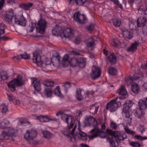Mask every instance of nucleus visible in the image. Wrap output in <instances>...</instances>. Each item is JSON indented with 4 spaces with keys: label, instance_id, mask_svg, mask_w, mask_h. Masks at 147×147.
Here are the masks:
<instances>
[{
    "label": "nucleus",
    "instance_id": "680f3d73",
    "mask_svg": "<svg viewBox=\"0 0 147 147\" xmlns=\"http://www.w3.org/2000/svg\"><path fill=\"white\" fill-rule=\"evenodd\" d=\"M32 140H30V142H29L30 144L32 145H36L38 143V142L36 140H34L33 139Z\"/></svg>",
    "mask_w": 147,
    "mask_h": 147
},
{
    "label": "nucleus",
    "instance_id": "6e6d98bb",
    "mask_svg": "<svg viewBox=\"0 0 147 147\" xmlns=\"http://www.w3.org/2000/svg\"><path fill=\"white\" fill-rule=\"evenodd\" d=\"M86 121L88 122H90L91 121H92L94 122L96 121V123L97 122L96 121L95 118L91 116H89L86 117Z\"/></svg>",
    "mask_w": 147,
    "mask_h": 147
},
{
    "label": "nucleus",
    "instance_id": "412c9836",
    "mask_svg": "<svg viewBox=\"0 0 147 147\" xmlns=\"http://www.w3.org/2000/svg\"><path fill=\"white\" fill-rule=\"evenodd\" d=\"M122 33L124 37L130 39L133 37V34L132 32L130 31L125 30L122 31Z\"/></svg>",
    "mask_w": 147,
    "mask_h": 147
},
{
    "label": "nucleus",
    "instance_id": "9d476101",
    "mask_svg": "<svg viewBox=\"0 0 147 147\" xmlns=\"http://www.w3.org/2000/svg\"><path fill=\"white\" fill-rule=\"evenodd\" d=\"M101 70L98 67L94 66L92 68V73L90 76L93 80H95L99 78L100 75Z\"/></svg>",
    "mask_w": 147,
    "mask_h": 147
},
{
    "label": "nucleus",
    "instance_id": "37998d69",
    "mask_svg": "<svg viewBox=\"0 0 147 147\" xmlns=\"http://www.w3.org/2000/svg\"><path fill=\"white\" fill-rule=\"evenodd\" d=\"M55 94L58 95L60 97H62L63 95L61 94L60 91L59 87L58 86H57L54 91Z\"/></svg>",
    "mask_w": 147,
    "mask_h": 147
},
{
    "label": "nucleus",
    "instance_id": "69168bd1",
    "mask_svg": "<svg viewBox=\"0 0 147 147\" xmlns=\"http://www.w3.org/2000/svg\"><path fill=\"white\" fill-rule=\"evenodd\" d=\"M94 25L93 24H90L89 26L87 27V29L88 30H92L93 29Z\"/></svg>",
    "mask_w": 147,
    "mask_h": 147
},
{
    "label": "nucleus",
    "instance_id": "c85d7f7f",
    "mask_svg": "<svg viewBox=\"0 0 147 147\" xmlns=\"http://www.w3.org/2000/svg\"><path fill=\"white\" fill-rule=\"evenodd\" d=\"M10 77L9 75L5 71L0 72V78L1 81L7 80Z\"/></svg>",
    "mask_w": 147,
    "mask_h": 147
},
{
    "label": "nucleus",
    "instance_id": "f3484780",
    "mask_svg": "<svg viewBox=\"0 0 147 147\" xmlns=\"http://www.w3.org/2000/svg\"><path fill=\"white\" fill-rule=\"evenodd\" d=\"M76 127V126L75 125L72 129L71 132L70 131L68 132V131H62V132L64 135L66 136L68 138H70V139L71 140L72 138H75L74 134Z\"/></svg>",
    "mask_w": 147,
    "mask_h": 147
},
{
    "label": "nucleus",
    "instance_id": "4468645a",
    "mask_svg": "<svg viewBox=\"0 0 147 147\" xmlns=\"http://www.w3.org/2000/svg\"><path fill=\"white\" fill-rule=\"evenodd\" d=\"M32 83L35 89L38 91L41 90V85L39 81L35 78L31 79Z\"/></svg>",
    "mask_w": 147,
    "mask_h": 147
},
{
    "label": "nucleus",
    "instance_id": "423d86ee",
    "mask_svg": "<svg viewBox=\"0 0 147 147\" xmlns=\"http://www.w3.org/2000/svg\"><path fill=\"white\" fill-rule=\"evenodd\" d=\"M90 133L94 132V134L89 136L90 139H93L94 138L99 136L101 138H105L106 137V133L100 129L94 128L92 129L90 132Z\"/></svg>",
    "mask_w": 147,
    "mask_h": 147
},
{
    "label": "nucleus",
    "instance_id": "f8f14e48",
    "mask_svg": "<svg viewBox=\"0 0 147 147\" xmlns=\"http://www.w3.org/2000/svg\"><path fill=\"white\" fill-rule=\"evenodd\" d=\"M137 22V26L142 27V28L147 24V19L145 17L138 18Z\"/></svg>",
    "mask_w": 147,
    "mask_h": 147
},
{
    "label": "nucleus",
    "instance_id": "de8ad7c7",
    "mask_svg": "<svg viewBox=\"0 0 147 147\" xmlns=\"http://www.w3.org/2000/svg\"><path fill=\"white\" fill-rule=\"evenodd\" d=\"M63 86L64 87L65 92H67L68 89L71 87V85L70 82H67L63 85Z\"/></svg>",
    "mask_w": 147,
    "mask_h": 147
},
{
    "label": "nucleus",
    "instance_id": "3c124183",
    "mask_svg": "<svg viewBox=\"0 0 147 147\" xmlns=\"http://www.w3.org/2000/svg\"><path fill=\"white\" fill-rule=\"evenodd\" d=\"M44 84L47 87H52L53 86L54 82L50 81H47L44 82Z\"/></svg>",
    "mask_w": 147,
    "mask_h": 147
},
{
    "label": "nucleus",
    "instance_id": "338daca9",
    "mask_svg": "<svg viewBox=\"0 0 147 147\" xmlns=\"http://www.w3.org/2000/svg\"><path fill=\"white\" fill-rule=\"evenodd\" d=\"M139 130L141 133L142 134L145 131V129L143 126H141L139 127Z\"/></svg>",
    "mask_w": 147,
    "mask_h": 147
},
{
    "label": "nucleus",
    "instance_id": "7c9ffc66",
    "mask_svg": "<svg viewBox=\"0 0 147 147\" xmlns=\"http://www.w3.org/2000/svg\"><path fill=\"white\" fill-rule=\"evenodd\" d=\"M117 92L119 94L123 96H125L127 94V91L125 89V87L123 86H122L118 90Z\"/></svg>",
    "mask_w": 147,
    "mask_h": 147
},
{
    "label": "nucleus",
    "instance_id": "dca6fc26",
    "mask_svg": "<svg viewBox=\"0 0 147 147\" xmlns=\"http://www.w3.org/2000/svg\"><path fill=\"white\" fill-rule=\"evenodd\" d=\"M139 105L141 109L143 110L146 109L147 108V97L140 99Z\"/></svg>",
    "mask_w": 147,
    "mask_h": 147
},
{
    "label": "nucleus",
    "instance_id": "39448f33",
    "mask_svg": "<svg viewBox=\"0 0 147 147\" xmlns=\"http://www.w3.org/2000/svg\"><path fill=\"white\" fill-rule=\"evenodd\" d=\"M47 22L43 18H41L37 24L36 28L37 32L43 34L47 26Z\"/></svg>",
    "mask_w": 147,
    "mask_h": 147
},
{
    "label": "nucleus",
    "instance_id": "f704fd0d",
    "mask_svg": "<svg viewBox=\"0 0 147 147\" xmlns=\"http://www.w3.org/2000/svg\"><path fill=\"white\" fill-rule=\"evenodd\" d=\"M78 59L75 58H72L69 61L72 67H75L78 66Z\"/></svg>",
    "mask_w": 147,
    "mask_h": 147
},
{
    "label": "nucleus",
    "instance_id": "8fccbe9b",
    "mask_svg": "<svg viewBox=\"0 0 147 147\" xmlns=\"http://www.w3.org/2000/svg\"><path fill=\"white\" fill-rule=\"evenodd\" d=\"M8 131L7 132L11 137L15 133V130L11 127H9L7 128Z\"/></svg>",
    "mask_w": 147,
    "mask_h": 147
},
{
    "label": "nucleus",
    "instance_id": "774afa93",
    "mask_svg": "<svg viewBox=\"0 0 147 147\" xmlns=\"http://www.w3.org/2000/svg\"><path fill=\"white\" fill-rule=\"evenodd\" d=\"M5 2L4 0H0V9H1L3 7V4Z\"/></svg>",
    "mask_w": 147,
    "mask_h": 147
},
{
    "label": "nucleus",
    "instance_id": "2eb2a0df",
    "mask_svg": "<svg viewBox=\"0 0 147 147\" xmlns=\"http://www.w3.org/2000/svg\"><path fill=\"white\" fill-rule=\"evenodd\" d=\"M13 10L12 9H10L7 11L5 18V20L8 22L9 23L11 24L12 20V18L13 16Z\"/></svg>",
    "mask_w": 147,
    "mask_h": 147
},
{
    "label": "nucleus",
    "instance_id": "a18cd8bd",
    "mask_svg": "<svg viewBox=\"0 0 147 147\" xmlns=\"http://www.w3.org/2000/svg\"><path fill=\"white\" fill-rule=\"evenodd\" d=\"M113 25L116 27H119L121 23L120 20L117 19H114L113 20Z\"/></svg>",
    "mask_w": 147,
    "mask_h": 147
},
{
    "label": "nucleus",
    "instance_id": "79ce46f5",
    "mask_svg": "<svg viewBox=\"0 0 147 147\" xmlns=\"http://www.w3.org/2000/svg\"><path fill=\"white\" fill-rule=\"evenodd\" d=\"M132 106V103L129 100L127 101L125 103L123 109H129L130 107Z\"/></svg>",
    "mask_w": 147,
    "mask_h": 147
},
{
    "label": "nucleus",
    "instance_id": "393cba45",
    "mask_svg": "<svg viewBox=\"0 0 147 147\" xmlns=\"http://www.w3.org/2000/svg\"><path fill=\"white\" fill-rule=\"evenodd\" d=\"M61 31V27L60 26H56L52 30V33L54 35L58 36Z\"/></svg>",
    "mask_w": 147,
    "mask_h": 147
},
{
    "label": "nucleus",
    "instance_id": "49530a36",
    "mask_svg": "<svg viewBox=\"0 0 147 147\" xmlns=\"http://www.w3.org/2000/svg\"><path fill=\"white\" fill-rule=\"evenodd\" d=\"M95 42L94 41L92 42H89L87 43V47L88 48H90V49L92 50L94 48Z\"/></svg>",
    "mask_w": 147,
    "mask_h": 147
},
{
    "label": "nucleus",
    "instance_id": "6ab92c4d",
    "mask_svg": "<svg viewBox=\"0 0 147 147\" xmlns=\"http://www.w3.org/2000/svg\"><path fill=\"white\" fill-rule=\"evenodd\" d=\"M33 5V4L32 3H22L19 4V7L25 10H28Z\"/></svg>",
    "mask_w": 147,
    "mask_h": 147
},
{
    "label": "nucleus",
    "instance_id": "a211bd4d",
    "mask_svg": "<svg viewBox=\"0 0 147 147\" xmlns=\"http://www.w3.org/2000/svg\"><path fill=\"white\" fill-rule=\"evenodd\" d=\"M139 44V42L138 41H135L131 44L130 46L127 48V51L129 52H133L136 51Z\"/></svg>",
    "mask_w": 147,
    "mask_h": 147
},
{
    "label": "nucleus",
    "instance_id": "09e8293b",
    "mask_svg": "<svg viewBox=\"0 0 147 147\" xmlns=\"http://www.w3.org/2000/svg\"><path fill=\"white\" fill-rule=\"evenodd\" d=\"M43 136L45 138L49 139L51 138L52 134L49 131H45L43 133Z\"/></svg>",
    "mask_w": 147,
    "mask_h": 147
},
{
    "label": "nucleus",
    "instance_id": "f257e3e1",
    "mask_svg": "<svg viewBox=\"0 0 147 147\" xmlns=\"http://www.w3.org/2000/svg\"><path fill=\"white\" fill-rule=\"evenodd\" d=\"M56 55L53 56L51 60L46 58L45 61L43 62L41 59V57L39 54L37 53H33V61L34 63H35L39 66L42 67L43 68L46 69L47 70H49L51 67V61L52 62L53 65L56 66L59 65L61 57L59 55L58 52H56Z\"/></svg>",
    "mask_w": 147,
    "mask_h": 147
},
{
    "label": "nucleus",
    "instance_id": "bf43d9fd",
    "mask_svg": "<svg viewBox=\"0 0 147 147\" xmlns=\"http://www.w3.org/2000/svg\"><path fill=\"white\" fill-rule=\"evenodd\" d=\"M81 41V39L79 36H77L75 38V40H74V43L77 44H79Z\"/></svg>",
    "mask_w": 147,
    "mask_h": 147
},
{
    "label": "nucleus",
    "instance_id": "c03bdc74",
    "mask_svg": "<svg viewBox=\"0 0 147 147\" xmlns=\"http://www.w3.org/2000/svg\"><path fill=\"white\" fill-rule=\"evenodd\" d=\"M111 44L113 46H115L116 48L118 47L121 45L120 42L117 40H113Z\"/></svg>",
    "mask_w": 147,
    "mask_h": 147
},
{
    "label": "nucleus",
    "instance_id": "052dcab7",
    "mask_svg": "<svg viewBox=\"0 0 147 147\" xmlns=\"http://www.w3.org/2000/svg\"><path fill=\"white\" fill-rule=\"evenodd\" d=\"M143 91L147 92V83H146L143 85L142 87Z\"/></svg>",
    "mask_w": 147,
    "mask_h": 147
},
{
    "label": "nucleus",
    "instance_id": "f03ea898",
    "mask_svg": "<svg viewBox=\"0 0 147 147\" xmlns=\"http://www.w3.org/2000/svg\"><path fill=\"white\" fill-rule=\"evenodd\" d=\"M106 133L108 135L112 136V137H109L108 140H109L111 147H116L118 145L117 140H123L127 138V136L125 134L121 135L118 131H113L111 130L107 129Z\"/></svg>",
    "mask_w": 147,
    "mask_h": 147
},
{
    "label": "nucleus",
    "instance_id": "c756f323",
    "mask_svg": "<svg viewBox=\"0 0 147 147\" xmlns=\"http://www.w3.org/2000/svg\"><path fill=\"white\" fill-rule=\"evenodd\" d=\"M99 108L98 106L96 107L95 105L92 104L90 106V113L94 115L96 114Z\"/></svg>",
    "mask_w": 147,
    "mask_h": 147
},
{
    "label": "nucleus",
    "instance_id": "4c0bfd02",
    "mask_svg": "<svg viewBox=\"0 0 147 147\" xmlns=\"http://www.w3.org/2000/svg\"><path fill=\"white\" fill-rule=\"evenodd\" d=\"M108 72L109 74L114 76L117 74V71L116 69L114 67H110L109 69Z\"/></svg>",
    "mask_w": 147,
    "mask_h": 147
},
{
    "label": "nucleus",
    "instance_id": "a19ab883",
    "mask_svg": "<svg viewBox=\"0 0 147 147\" xmlns=\"http://www.w3.org/2000/svg\"><path fill=\"white\" fill-rule=\"evenodd\" d=\"M129 109L123 108L122 112L125 114L126 117L129 118L131 119L132 118L130 117L131 114H130L129 112Z\"/></svg>",
    "mask_w": 147,
    "mask_h": 147
},
{
    "label": "nucleus",
    "instance_id": "0e129e2a",
    "mask_svg": "<svg viewBox=\"0 0 147 147\" xmlns=\"http://www.w3.org/2000/svg\"><path fill=\"white\" fill-rule=\"evenodd\" d=\"M30 135V136H28V137H26V132L25 134H24V138H25L27 140H32V139H33V138H31V135Z\"/></svg>",
    "mask_w": 147,
    "mask_h": 147
},
{
    "label": "nucleus",
    "instance_id": "58836bf2",
    "mask_svg": "<svg viewBox=\"0 0 147 147\" xmlns=\"http://www.w3.org/2000/svg\"><path fill=\"white\" fill-rule=\"evenodd\" d=\"M0 110L3 114H5L8 111V108L4 104L0 106Z\"/></svg>",
    "mask_w": 147,
    "mask_h": 147
},
{
    "label": "nucleus",
    "instance_id": "72a5a7b5",
    "mask_svg": "<svg viewBox=\"0 0 147 147\" xmlns=\"http://www.w3.org/2000/svg\"><path fill=\"white\" fill-rule=\"evenodd\" d=\"M45 94L47 97L51 96L52 94V89L51 88H45L44 91Z\"/></svg>",
    "mask_w": 147,
    "mask_h": 147
},
{
    "label": "nucleus",
    "instance_id": "473e14b6",
    "mask_svg": "<svg viewBox=\"0 0 147 147\" xmlns=\"http://www.w3.org/2000/svg\"><path fill=\"white\" fill-rule=\"evenodd\" d=\"M11 137L8 133L4 131L2 132L1 134L0 135V140H3L8 139Z\"/></svg>",
    "mask_w": 147,
    "mask_h": 147
},
{
    "label": "nucleus",
    "instance_id": "e433bc0d",
    "mask_svg": "<svg viewBox=\"0 0 147 147\" xmlns=\"http://www.w3.org/2000/svg\"><path fill=\"white\" fill-rule=\"evenodd\" d=\"M75 1H76V3L77 5L79 6H82V5H83L88 0H72L71 2H69V3H71V1H73V2L74 3Z\"/></svg>",
    "mask_w": 147,
    "mask_h": 147
},
{
    "label": "nucleus",
    "instance_id": "e2e57ef3",
    "mask_svg": "<svg viewBox=\"0 0 147 147\" xmlns=\"http://www.w3.org/2000/svg\"><path fill=\"white\" fill-rule=\"evenodd\" d=\"M143 33L145 35H147V25L145 26L142 28Z\"/></svg>",
    "mask_w": 147,
    "mask_h": 147
},
{
    "label": "nucleus",
    "instance_id": "b1692460",
    "mask_svg": "<svg viewBox=\"0 0 147 147\" xmlns=\"http://www.w3.org/2000/svg\"><path fill=\"white\" fill-rule=\"evenodd\" d=\"M69 56L67 55H65L62 59V64L63 67H66L67 66L68 64L69 63V61L68 60Z\"/></svg>",
    "mask_w": 147,
    "mask_h": 147
},
{
    "label": "nucleus",
    "instance_id": "2f4dec72",
    "mask_svg": "<svg viewBox=\"0 0 147 147\" xmlns=\"http://www.w3.org/2000/svg\"><path fill=\"white\" fill-rule=\"evenodd\" d=\"M37 132L36 131L34 130H31L30 131H26V137H28L30 135H31V138H36L37 136Z\"/></svg>",
    "mask_w": 147,
    "mask_h": 147
},
{
    "label": "nucleus",
    "instance_id": "864d4df0",
    "mask_svg": "<svg viewBox=\"0 0 147 147\" xmlns=\"http://www.w3.org/2000/svg\"><path fill=\"white\" fill-rule=\"evenodd\" d=\"M20 56L21 57V58L24 59H29L30 57V55L29 54H27L26 53H25L23 54L20 55Z\"/></svg>",
    "mask_w": 147,
    "mask_h": 147
},
{
    "label": "nucleus",
    "instance_id": "5fc2aeb1",
    "mask_svg": "<svg viewBox=\"0 0 147 147\" xmlns=\"http://www.w3.org/2000/svg\"><path fill=\"white\" fill-rule=\"evenodd\" d=\"M135 137L137 139L140 140L141 141L147 139V137L145 136H142L140 135H137L135 136Z\"/></svg>",
    "mask_w": 147,
    "mask_h": 147
},
{
    "label": "nucleus",
    "instance_id": "c9c22d12",
    "mask_svg": "<svg viewBox=\"0 0 147 147\" xmlns=\"http://www.w3.org/2000/svg\"><path fill=\"white\" fill-rule=\"evenodd\" d=\"M37 118L40 122H47L49 120L48 117L47 116L40 115L38 116Z\"/></svg>",
    "mask_w": 147,
    "mask_h": 147
},
{
    "label": "nucleus",
    "instance_id": "a878e982",
    "mask_svg": "<svg viewBox=\"0 0 147 147\" xmlns=\"http://www.w3.org/2000/svg\"><path fill=\"white\" fill-rule=\"evenodd\" d=\"M82 90L80 88H78L76 89V97L78 100H81L83 99V96L81 94Z\"/></svg>",
    "mask_w": 147,
    "mask_h": 147
},
{
    "label": "nucleus",
    "instance_id": "4be33fe9",
    "mask_svg": "<svg viewBox=\"0 0 147 147\" xmlns=\"http://www.w3.org/2000/svg\"><path fill=\"white\" fill-rule=\"evenodd\" d=\"M142 110L140 108L136 110L134 113L135 116L139 118H141L142 117L145 113L144 111H142Z\"/></svg>",
    "mask_w": 147,
    "mask_h": 147
},
{
    "label": "nucleus",
    "instance_id": "603ef678",
    "mask_svg": "<svg viewBox=\"0 0 147 147\" xmlns=\"http://www.w3.org/2000/svg\"><path fill=\"white\" fill-rule=\"evenodd\" d=\"M129 145L133 147H140V144L136 142H131L129 143Z\"/></svg>",
    "mask_w": 147,
    "mask_h": 147
},
{
    "label": "nucleus",
    "instance_id": "bb28decb",
    "mask_svg": "<svg viewBox=\"0 0 147 147\" xmlns=\"http://www.w3.org/2000/svg\"><path fill=\"white\" fill-rule=\"evenodd\" d=\"M131 90L135 94H138L140 90L139 85L136 83L133 84L131 86Z\"/></svg>",
    "mask_w": 147,
    "mask_h": 147
},
{
    "label": "nucleus",
    "instance_id": "1a4fd4ad",
    "mask_svg": "<svg viewBox=\"0 0 147 147\" xmlns=\"http://www.w3.org/2000/svg\"><path fill=\"white\" fill-rule=\"evenodd\" d=\"M14 19L16 24L22 26H25L26 25L27 21L22 14L15 15Z\"/></svg>",
    "mask_w": 147,
    "mask_h": 147
},
{
    "label": "nucleus",
    "instance_id": "4d7b16f0",
    "mask_svg": "<svg viewBox=\"0 0 147 147\" xmlns=\"http://www.w3.org/2000/svg\"><path fill=\"white\" fill-rule=\"evenodd\" d=\"M133 79L132 78H130L129 79L126 80L125 81V83H127L128 85H129L133 83Z\"/></svg>",
    "mask_w": 147,
    "mask_h": 147
},
{
    "label": "nucleus",
    "instance_id": "20e7f679",
    "mask_svg": "<svg viewBox=\"0 0 147 147\" xmlns=\"http://www.w3.org/2000/svg\"><path fill=\"white\" fill-rule=\"evenodd\" d=\"M24 84L23 77L21 75H18L16 78H14L7 84L8 87L12 92L16 90L15 86L18 87H21Z\"/></svg>",
    "mask_w": 147,
    "mask_h": 147
},
{
    "label": "nucleus",
    "instance_id": "5701e85b",
    "mask_svg": "<svg viewBox=\"0 0 147 147\" xmlns=\"http://www.w3.org/2000/svg\"><path fill=\"white\" fill-rule=\"evenodd\" d=\"M9 124V121L6 119H4L3 121L0 123V129H4L7 127Z\"/></svg>",
    "mask_w": 147,
    "mask_h": 147
},
{
    "label": "nucleus",
    "instance_id": "7ed1b4c3",
    "mask_svg": "<svg viewBox=\"0 0 147 147\" xmlns=\"http://www.w3.org/2000/svg\"><path fill=\"white\" fill-rule=\"evenodd\" d=\"M56 115L57 116L60 115L61 119L67 123V129L69 130L73 127L74 124L72 121L74 118L73 116L65 114L61 111H59L56 113Z\"/></svg>",
    "mask_w": 147,
    "mask_h": 147
},
{
    "label": "nucleus",
    "instance_id": "ea45409f",
    "mask_svg": "<svg viewBox=\"0 0 147 147\" xmlns=\"http://www.w3.org/2000/svg\"><path fill=\"white\" fill-rule=\"evenodd\" d=\"M6 28V26L4 24L0 23V35L3 34L4 33Z\"/></svg>",
    "mask_w": 147,
    "mask_h": 147
},
{
    "label": "nucleus",
    "instance_id": "9b49d317",
    "mask_svg": "<svg viewBox=\"0 0 147 147\" xmlns=\"http://www.w3.org/2000/svg\"><path fill=\"white\" fill-rule=\"evenodd\" d=\"M63 36L65 39H71L74 36V31L73 29L70 28H67L65 29L63 31Z\"/></svg>",
    "mask_w": 147,
    "mask_h": 147
},
{
    "label": "nucleus",
    "instance_id": "13d9d810",
    "mask_svg": "<svg viewBox=\"0 0 147 147\" xmlns=\"http://www.w3.org/2000/svg\"><path fill=\"white\" fill-rule=\"evenodd\" d=\"M110 126L112 129H116L117 128L118 125L115 123L111 122L110 123Z\"/></svg>",
    "mask_w": 147,
    "mask_h": 147
},
{
    "label": "nucleus",
    "instance_id": "aec40b11",
    "mask_svg": "<svg viewBox=\"0 0 147 147\" xmlns=\"http://www.w3.org/2000/svg\"><path fill=\"white\" fill-rule=\"evenodd\" d=\"M107 61H109L111 65L116 63L117 59L116 56L113 54L110 55L107 59Z\"/></svg>",
    "mask_w": 147,
    "mask_h": 147
},
{
    "label": "nucleus",
    "instance_id": "cd10ccee",
    "mask_svg": "<svg viewBox=\"0 0 147 147\" xmlns=\"http://www.w3.org/2000/svg\"><path fill=\"white\" fill-rule=\"evenodd\" d=\"M86 64V61L84 58H81L78 59V66L81 68H84Z\"/></svg>",
    "mask_w": 147,
    "mask_h": 147
},
{
    "label": "nucleus",
    "instance_id": "6e6552de",
    "mask_svg": "<svg viewBox=\"0 0 147 147\" xmlns=\"http://www.w3.org/2000/svg\"><path fill=\"white\" fill-rule=\"evenodd\" d=\"M73 18L77 22L81 24L85 22L86 17L83 14H80V11L76 12L74 14Z\"/></svg>",
    "mask_w": 147,
    "mask_h": 147
},
{
    "label": "nucleus",
    "instance_id": "ddd939ff",
    "mask_svg": "<svg viewBox=\"0 0 147 147\" xmlns=\"http://www.w3.org/2000/svg\"><path fill=\"white\" fill-rule=\"evenodd\" d=\"M75 139L76 137H78V138L80 140L82 141H86L87 140V137L86 134L84 132H82L80 129H79V132H77L75 135Z\"/></svg>",
    "mask_w": 147,
    "mask_h": 147
},
{
    "label": "nucleus",
    "instance_id": "0eeeda50",
    "mask_svg": "<svg viewBox=\"0 0 147 147\" xmlns=\"http://www.w3.org/2000/svg\"><path fill=\"white\" fill-rule=\"evenodd\" d=\"M118 98V97H117L108 103L106 107L107 109L109 110L112 112L115 111L118 107V104L117 103V100Z\"/></svg>",
    "mask_w": 147,
    "mask_h": 147
}]
</instances>
